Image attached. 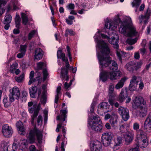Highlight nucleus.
<instances>
[{"instance_id":"f257e3e1","label":"nucleus","mask_w":151,"mask_h":151,"mask_svg":"<svg viewBox=\"0 0 151 151\" xmlns=\"http://www.w3.org/2000/svg\"><path fill=\"white\" fill-rule=\"evenodd\" d=\"M100 32L99 31L94 37L100 51V53L99 52L97 53L100 68H105L109 66V64H111L109 69L113 71H115L118 69V65L114 61L111 60L109 56L110 50L108 47V44L105 43L102 40H98V39L100 37Z\"/></svg>"},{"instance_id":"f03ea898","label":"nucleus","mask_w":151,"mask_h":151,"mask_svg":"<svg viewBox=\"0 0 151 151\" xmlns=\"http://www.w3.org/2000/svg\"><path fill=\"white\" fill-rule=\"evenodd\" d=\"M115 19L116 22L121 23L119 30L120 33H123L125 36L129 37H133L137 35L138 32L133 24L130 17H126L124 20L121 21L119 15H117Z\"/></svg>"},{"instance_id":"7ed1b4c3","label":"nucleus","mask_w":151,"mask_h":151,"mask_svg":"<svg viewBox=\"0 0 151 151\" xmlns=\"http://www.w3.org/2000/svg\"><path fill=\"white\" fill-rule=\"evenodd\" d=\"M93 119H88V124L92 129L96 132H101L102 130V122L99 116L96 115L94 116Z\"/></svg>"},{"instance_id":"20e7f679","label":"nucleus","mask_w":151,"mask_h":151,"mask_svg":"<svg viewBox=\"0 0 151 151\" xmlns=\"http://www.w3.org/2000/svg\"><path fill=\"white\" fill-rule=\"evenodd\" d=\"M116 39L113 36L111 39H109V41L111 44L114 46V47L116 49V53L118 58L119 60L122 63V58H124L126 56V53L120 50L119 49V45L118 44L119 42V38L117 35H116Z\"/></svg>"},{"instance_id":"39448f33","label":"nucleus","mask_w":151,"mask_h":151,"mask_svg":"<svg viewBox=\"0 0 151 151\" xmlns=\"http://www.w3.org/2000/svg\"><path fill=\"white\" fill-rule=\"evenodd\" d=\"M28 105L29 112L30 114L34 113L31 116V123L33 124L35 119L38 115L40 110V104L36 103L33 104V102H29Z\"/></svg>"},{"instance_id":"423d86ee","label":"nucleus","mask_w":151,"mask_h":151,"mask_svg":"<svg viewBox=\"0 0 151 151\" xmlns=\"http://www.w3.org/2000/svg\"><path fill=\"white\" fill-rule=\"evenodd\" d=\"M36 136L37 139L39 143L42 142V133L41 131L35 128L30 130L29 133V140L30 143H32L35 142Z\"/></svg>"},{"instance_id":"0eeeda50","label":"nucleus","mask_w":151,"mask_h":151,"mask_svg":"<svg viewBox=\"0 0 151 151\" xmlns=\"http://www.w3.org/2000/svg\"><path fill=\"white\" fill-rule=\"evenodd\" d=\"M9 101L11 102L14 101L15 99H18L20 96V91L17 86H14L9 90Z\"/></svg>"},{"instance_id":"6e6552de","label":"nucleus","mask_w":151,"mask_h":151,"mask_svg":"<svg viewBox=\"0 0 151 151\" xmlns=\"http://www.w3.org/2000/svg\"><path fill=\"white\" fill-rule=\"evenodd\" d=\"M1 132L3 136L6 138H9L12 137L13 133L12 128L8 124H4L2 127Z\"/></svg>"},{"instance_id":"1a4fd4ad","label":"nucleus","mask_w":151,"mask_h":151,"mask_svg":"<svg viewBox=\"0 0 151 151\" xmlns=\"http://www.w3.org/2000/svg\"><path fill=\"white\" fill-rule=\"evenodd\" d=\"M113 136V134L110 132H104L101 138L104 140L103 144L105 146L107 147L111 144Z\"/></svg>"},{"instance_id":"9d476101","label":"nucleus","mask_w":151,"mask_h":151,"mask_svg":"<svg viewBox=\"0 0 151 151\" xmlns=\"http://www.w3.org/2000/svg\"><path fill=\"white\" fill-rule=\"evenodd\" d=\"M118 111L123 120L126 121L129 119V112L127 109L120 106L118 108Z\"/></svg>"},{"instance_id":"9b49d317","label":"nucleus","mask_w":151,"mask_h":151,"mask_svg":"<svg viewBox=\"0 0 151 151\" xmlns=\"http://www.w3.org/2000/svg\"><path fill=\"white\" fill-rule=\"evenodd\" d=\"M17 148V141L14 140V143L12 145H10L8 142L4 143L3 150L4 151H15Z\"/></svg>"},{"instance_id":"f8f14e48","label":"nucleus","mask_w":151,"mask_h":151,"mask_svg":"<svg viewBox=\"0 0 151 151\" xmlns=\"http://www.w3.org/2000/svg\"><path fill=\"white\" fill-rule=\"evenodd\" d=\"M37 68L39 69H42V73L43 75V81H44L48 78L49 76V73L45 68L46 65L45 63L42 62H40L37 64Z\"/></svg>"},{"instance_id":"ddd939ff","label":"nucleus","mask_w":151,"mask_h":151,"mask_svg":"<svg viewBox=\"0 0 151 151\" xmlns=\"http://www.w3.org/2000/svg\"><path fill=\"white\" fill-rule=\"evenodd\" d=\"M146 139V137L144 135L141 134L138 137V144L140 147L145 148L147 147L148 143Z\"/></svg>"},{"instance_id":"4468645a","label":"nucleus","mask_w":151,"mask_h":151,"mask_svg":"<svg viewBox=\"0 0 151 151\" xmlns=\"http://www.w3.org/2000/svg\"><path fill=\"white\" fill-rule=\"evenodd\" d=\"M151 14V10L149 9H148L147 12L145 15H142L139 17L138 19L139 20V23L142 24L143 21L144 24H147L148 22V19L150 18Z\"/></svg>"},{"instance_id":"2eb2a0df","label":"nucleus","mask_w":151,"mask_h":151,"mask_svg":"<svg viewBox=\"0 0 151 151\" xmlns=\"http://www.w3.org/2000/svg\"><path fill=\"white\" fill-rule=\"evenodd\" d=\"M144 127V129L147 132H151V112L150 113L148 117L145 120Z\"/></svg>"},{"instance_id":"dca6fc26","label":"nucleus","mask_w":151,"mask_h":151,"mask_svg":"<svg viewBox=\"0 0 151 151\" xmlns=\"http://www.w3.org/2000/svg\"><path fill=\"white\" fill-rule=\"evenodd\" d=\"M134 134L133 132L131 130H128L127 132L124 135L126 143L127 145H129L131 143L133 139Z\"/></svg>"},{"instance_id":"f3484780","label":"nucleus","mask_w":151,"mask_h":151,"mask_svg":"<svg viewBox=\"0 0 151 151\" xmlns=\"http://www.w3.org/2000/svg\"><path fill=\"white\" fill-rule=\"evenodd\" d=\"M109 78L111 80L119 79L121 77L122 73L120 71L109 72Z\"/></svg>"},{"instance_id":"a211bd4d","label":"nucleus","mask_w":151,"mask_h":151,"mask_svg":"<svg viewBox=\"0 0 151 151\" xmlns=\"http://www.w3.org/2000/svg\"><path fill=\"white\" fill-rule=\"evenodd\" d=\"M123 142L122 137L120 136L118 137L114 140V150H118L121 146Z\"/></svg>"},{"instance_id":"6ab92c4d","label":"nucleus","mask_w":151,"mask_h":151,"mask_svg":"<svg viewBox=\"0 0 151 151\" xmlns=\"http://www.w3.org/2000/svg\"><path fill=\"white\" fill-rule=\"evenodd\" d=\"M133 101L134 104L137 107H140L145 104L143 98L141 97L135 96Z\"/></svg>"},{"instance_id":"aec40b11","label":"nucleus","mask_w":151,"mask_h":151,"mask_svg":"<svg viewBox=\"0 0 151 151\" xmlns=\"http://www.w3.org/2000/svg\"><path fill=\"white\" fill-rule=\"evenodd\" d=\"M91 151H102V145L100 142L98 141H94L91 147Z\"/></svg>"},{"instance_id":"412c9836","label":"nucleus","mask_w":151,"mask_h":151,"mask_svg":"<svg viewBox=\"0 0 151 151\" xmlns=\"http://www.w3.org/2000/svg\"><path fill=\"white\" fill-rule=\"evenodd\" d=\"M105 28L108 29L113 30L116 28L117 25L114 21L109 22L108 20L106 21L105 25Z\"/></svg>"},{"instance_id":"4be33fe9","label":"nucleus","mask_w":151,"mask_h":151,"mask_svg":"<svg viewBox=\"0 0 151 151\" xmlns=\"http://www.w3.org/2000/svg\"><path fill=\"white\" fill-rule=\"evenodd\" d=\"M42 52V50L40 48H36L35 51V55L34 56V59L37 60L41 59L43 56Z\"/></svg>"},{"instance_id":"5701e85b","label":"nucleus","mask_w":151,"mask_h":151,"mask_svg":"<svg viewBox=\"0 0 151 151\" xmlns=\"http://www.w3.org/2000/svg\"><path fill=\"white\" fill-rule=\"evenodd\" d=\"M102 70L101 69V72L99 76L100 80H101L103 82H105L107 81L108 78H109V72Z\"/></svg>"},{"instance_id":"b1692460","label":"nucleus","mask_w":151,"mask_h":151,"mask_svg":"<svg viewBox=\"0 0 151 151\" xmlns=\"http://www.w3.org/2000/svg\"><path fill=\"white\" fill-rule=\"evenodd\" d=\"M117 114L114 112L112 113L111 117L109 120V122L112 127H114L115 124L117 123Z\"/></svg>"},{"instance_id":"393cba45","label":"nucleus","mask_w":151,"mask_h":151,"mask_svg":"<svg viewBox=\"0 0 151 151\" xmlns=\"http://www.w3.org/2000/svg\"><path fill=\"white\" fill-rule=\"evenodd\" d=\"M128 96L127 91L122 89L118 98V101L122 102Z\"/></svg>"},{"instance_id":"a878e982","label":"nucleus","mask_w":151,"mask_h":151,"mask_svg":"<svg viewBox=\"0 0 151 151\" xmlns=\"http://www.w3.org/2000/svg\"><path fill=\"white\" fill-rule=\"evenodd\" d=\"M16 126L18 130L20 131V132H19V133L21 135H22L23 134V132H24L25 129L22 125V122L20 121L17 122L16 123Z\"/></svg>"},{"instance_id":"bb28decb","label":"nucleus","mask_w":151,"mask_h":151,"mask_svg":"<svg viewBox=\"0 0 151 151\" xmlns=\"http://www.w3.org/2000/svg\"><path fill=\"white\" fill-rule=\"evenodd\" d=\"M37 90V87L36 86H32L29 89L30 96L32 98L35 97V94Z\"/></svg>"},{"instance_id":"cd10ccee","label":"nucleus","mask_w":151,"mask_h":151,"mask_svg":"<svg viewBox=\"0 0 151 151\" xmlns=\"http://www.w3.org/2000/svg\"><path fill=\"white\" fill-rule=\"evenodd\" d=\"M127 80L125 77H124L121 78V80L116 85L115 88L116 89H118L122 88L124 85V83Z\"/></svg>"},{"instance_id":"c85d7f7f","label":"nucleus","mask_w":151,"mask_h":151,"mask_svg":"<svg viewBox=\"0 0 151 151\" xmlns=\"http://www.w3.org/2000/svg\"><path fill=\"white\" fill-rule=\"evenodd\" d=\"M19 144L20 149L22 150L27 147L28 142L27 140L23 139L20 141Z\"/></svg>"},{"instance_id":"c756f323","label":"nucleus","mask_w":151,"mask_h":151,"mask_svg":"<svg viewBox=\"0 0 151 151\" xmlns=\"http://www.w3.org/2000/svg\"><path fill=\"white\" fill-rule=\"evenodd\" d=\"M68 73V71L67 69H65L64 68H62L61 75L67 81L69 80V77L67 75Z\"/></svg>"},{"instance_id":"7c9ffc66","label":"nucleus","mask_w":151,"mask_h":151,"mask_svg":"<svg viewBox=\"0 0 151 151\" xmlns=\"http://www.w3.org/2000/svg\"><path fill=\"white\" fill-rule=\"evenodd\" d=\"M6 2L4 0H0V14L1 15L4 12L5 8L4 6L6 4Z\"/></svg>"},{"instance_id":"2f4dec72","label":"nucleus","mask_w":151,"mask_h":151,"mask_svg":"<svg viewBox=\"0 0 151 151\" xmlns=\"http://www.w3.org/2000/svg\"><path fill=\"white\" fill-rule=\"evenodd\" d=\"M57 57L58 59L62 58L63 61H64L65 59L67 58L65 57V54L63 53L61 50H59L57 51Z\"/></svg>"},{"instance_id":"473e14b6","label":"nucleus","mask_w":151,"mask_h":151,"mask_svg":"<svg viewBox=\"0 0 151 151\" xmlns=\"http://www.w3.org/2000/svg\"><path fill=\"white\" fill-rule=\"evenodd\" d=\"M129 128V127L126 124H122L120 126V130L122 132L127 133L128 129Z\"/></svg>"},{"instance_id":"72a5a7b5","label":"nucleus","mask_w":151,"mask_h":151,"mask_svg":"<svg viewBox=\"0 0 151 151\" xmlns=\"http://www.w3.org/2000/svg\"><path fill=\"white\" fill-rule=\"evenodd\" d=\"M141 2V0H134L132 2V7H135L137 8L135 10V12H137V8L140 4Z\"/></svg>"},{"instance_id":"f704fd0d","label":"nucleus","mask_w":151,"mask_h":151,"mask_svg":"<svg viewBox=\"0 0 151 151\" xmlns=\"http://www.w3.org/2000/svg\"><path fill=\"white\" fill-rule=\"evenodd\" d=\"M21 16L23 24L25 25H26L28 22L27 17L25 13H22Z\"/></svg>"},{"instance_id":"c9c22d12","label":"nucleus","mask_w":151,"mask_h":151,"mask_svg":"<svg viewBox=\"0 0 151 151\" xmlns=\"http://www.w3.org/2000/svg\"><path fill=\"white\" fill-rule=\"evenodd\" d=\"M47 92L45 91L43 92L42 94L41 98V101L44 105H45L47 101Z\"/></svg>"},{"instance_id":"e433bc0d","label":"nucleus","mask_w":151,"mask_h":151,"mask_svg":"<svg viewBox=\"0 0 151 151\" xmlns=\"http://www.w3.org/2000/svg\"><path fill=\"white\" fill-rule=\"evenodd\" d=\"M67 139L65 136V137H63L62 139V141L61 143V145L60 147L61 150L63 151H65V149L64 147H65L67 144Z\"/></svg>"},{"instance_id":"4c0bfd02","label":"nucleus","mask_w":151,"mask_h":151,"mask_svg":"<svg viewBox=\"0 0 151 151\" xmlns=\"http://www.w3.org/2000/svg\"><path fill=\"white\" fill-rule=\"evenodd\" d=\"M133 64L132 62H129L126 64V68L129 71H133L134 69Z\"/></svg>"},{"instance_id":"58836bf2","label":"nucleus","mask_w":151,"mask_h":151,"mask_svg":"<svg viewBox=\"0 0 151 151\" xmlns=\"http://www.w3.org/2000/svg\"><path fill=\"white\" fill-rule=\"evenodd\" d=\"M34 72L33 71H31L29 74V78L30 80L28 83V84L30 85L34 82H35L36 81V79L33 78L34 76Z\"/></svg>"},{"instance_id":"ea45409f","label":"nucleus","mask_w":151,"mask_h":151,"mask_svg":"<svg viewBox=\"0 0 151 151\" xmlns=\"http://www.w3.org/2000/svg\"><path fill=\"white\" fill-rule=\"evenodd\" d=\"M114 86L113 85H110L109 87V95L111 96H114L115 95L114 93Z\"/></svg>"},{"instance_id":"a19ab883","label":"nucleus","mask_w":151,"mask_h":151,"mask_svg":"<svg viewBox=\"0 0 151 151\" xmlns=\"http://www.w3.org/2000/svg\"><path fill=\"white\" fill-rule=\"evenodd\" d=\"M12 17L10 15L6 16L4 18V24H9L12 20Z\"/></svg>"},{"instance_id":"79ce46f5","label":"nucleus","mask_w":151,"mask_h":151,"mask_svg":"<svg viewBox=\"0 0 151 151\" xmlns=\"http://www.w3.org/2000/svg\"><path fill=\"white\" fill-rule=\"evenodd\" d=\"M75 35V32L71 29H67L65 30V35L66 37H67L69 35L70 36H74Z\"/></svg>"},{"instance_id":"37998d69","label":"nucleus","mask_w":151,"mask_h":151,"mask_svg":"<svg viewBox=\"0 0 151 151\" xmlns=\"http://www.w3.org/2000/svg\"><path fill=\"white\" fill-rule=\"evenodd\" d=\"M137 40L138 38L137 37L134 39H129L127 40V42L129 45H133L137 42Z\"/></svg>"},{"instance_id":"c03bdc74","label":"nucleus","mask_w":151,"mask_h":151,"mask_svg":"<svg viewBox=\"0 0 151 151\" xmlns=\"http://www.w3.org/2000/svg\"><path fill=\"white\" fill-rule=\"evenodd\" d=\"M60 112L61 114V116L63 117L62 119L63 121H65V119L67 117L66 114L67 113V111L66 110H61L60 111Z\"/></svg>"},{"instance_id":"a18cd8bd","label":"nucleus","mask_w":151,"mask_h":151,"mask_svg":"<svg viewBox=\"0 0 151 151\" xmlns=\"http://www.w3.org/2000/svg\"><path fill=\"white\" fill-rule=\"evenodd\" d=\"M21 19L19 15H16L15 18V22L16 25V27L17 28H19V24L20 22Z\"/></svg>"},{"instance_id":"49530a36","label":"nucleus","mask_w":151,"mask_h":151,"mask_svg":"<svg viewBox=\"0 0 151 151\" xmlns=\"http://www.w3.org/2000/svg\"><path fill=\"white\" fill-rule=\"evenodd\" d=\"M24 75L23 73L21 75L18 77H16L15 80L18 83L21 82L24 79Z\"/></svg>"},{"instance_id":"de8ad7c7","label":"nucleus","mask_w":151,"mask_h":151,"mask_svg":"<svg viewBox=\"0 0 151 151\" xmlns=\"http://www.w3.org/2000/svg\"><path fill=\"white\" fill-rule=\"evenodd\" d=\"M140 78L139 77L137 78L136 76H133L132 77V79L131 80L130 83L135 84V83H136V84H137L138 82L137 80Z\"/></svg>"},{"instance_id":"09e8293b","label":"nucleus","mask_w":151,"mask_h":151,"mask_svg":"<svg viewBox=\"0 0 151 151\" xmlns=\"http://www.w3.org/2000/svg\"><path fill=\"white\" fill-rule=\"evenodd\" d=\"M108 105V103L106 102H104L100 104L98 106L99 109H103L106 108Z\"/></svg>"},{"instance_id":"8fccbe9b","label":"nucleus","mask_w":151,"mask_h":151,"mask_svg":"<svg viewBox=\"0 0 151 151\" xmlns=\"http://www.w3.org/2000/svg\"><path fill=\"white\" fill-rule=\"evenodd\" d=\"M42 116L40 115H39L37 118V124L38 125H42Z\"/></svg>"},{"instance_id":"3c124183","label":"nucleus","mask_w":151,"mask_h":151,"mask_svg":"<svg viewBox=\"0 0 151 151\" xmlns=\"http://www.w3.org/2000/svg\"><path fill=\"white\" fill-rule=\"evenodd\" d=\"M17 65V63H15L11 65L10 67V71L12 73H13L14 71L16 70Z\"/></svg>"},{"instance_id":"603ef678","label":"nucleus","mask_w":151,"mask_h":151,"mask_svg":"<svg viewBox=\"0 0 151 151\" xmlns=\"http://www.w3.org/2000/svg\"><path fill=\"white\" fill-rule=\"evenodd\" d=\"M36 32V31L34 30L30 32L28 35V38L29 40H30L35 35Z\"/></svg>"},{"instance_id":"864d4df0","label":"nucleus","mask_w":151,"mask_h":151,"mask_svg":"<svg viewBox=\"0 0 151 151\" xmlns=\"http://www.w3.org/2000/svg\"><path fill=\"white\" fill-rule=\"evenodd\" d=\"M137 86H136L135 84H130L129 86V89L130 91H133L135 90Z\"/></svg>"},{"instance_id":"5fc2aeb1","label":"nucleus","mask_w":151,"mask_h":151,"mask_svg":"<svg viewBox=\"0 0 151 151\" xmlns=\"http://www.w3.org/2000/svg\"><path fill=\"white\" fill-rule=\"evenodd\" d=\"M20 52H22L24 54L26 50L27 46L26 45H21L20 47Z\"/></svg>"},{"instance_id":"6e6d98bb","label":"nucleus","mask_w":151,"mask_h":151,"mask_svg":"<svg viewBox=\"0 0 151 151\" xmlns=\"http://www.w3.org/2000/svg\"><path fill=\"white\" fill-rule=\"evenodd\" d=\"M75 6L74 4L72 3H69L66 6V8L68 10H72L74 9L75 8Z\"/></svg>"},{"instance_id":"4d7b16f0","label":"nucleus","mask_w":151,"mask_h":151,"mask_svg":"<svg viewBox=\"0 0 151 151\" xmlns=\"http://www.w3.org/2000/svg\"><path fill=\"white\" fill-rule=\"evenodd\" d=\"M138 80L139 81V88L140 89L142 90L144 88V83L140 78V79H139Z\"/></svg>"},{"instance_id":"13d9d810","label":"nucleus","mask_w":151,"mask_h":151,"mask_svg":"<svg viewBox=\"0 0 151 151\" xmlns=\"http://www.w3.org/2000/svg\"><path fill=\"white\" fill-rule=\"evenodd\" d=\"M142 63V61H139L137 63L135 66V69L136 70H137L139 68L141 67Z\"/></svg>"},{"instance_id":"bf43d9fd","label":"nucleus","mask_w":151,"mask_h":151,"mask_svg":"<svg viewBox=\"0 0 151 151\" xmlns=\"http://www.w3.org/2000/svg\"><path fill=\"white\" fill-rule=\"evenodd\" d=\"M139 124L137 122L134 123L133 125V127L134 130H137L139 128Z\"/></svg>"},{"instance_id":"052dcab7","label":"nucleus","mask_w":151,"mask_h":151,"mask_svg":"<svg viewBox=\"0 0 151 151\" xmlns=\"http://www.w3.org/2000/svg\"><path fill=\"white\" fill-rule=\"evenodd\" d=\"M147 114V113H146V110H144V111L143 112L141 110L140 111L139 115L141 117H144L146 116Z\"/></svg>"},{"instance_id":"680f3d73","label":"nucleus","mask_w":151,"mask_h":151,"mask_svg":"<svg viewBox=\"0 0 151 151\" xmlns=\"http://www.w3.org/2000/svg\"><path fill=\"white\" fill-rule=\"evenodd\" d=\"M134 58L136 59H139L140 58V55L139 52H135L134 53Z\"/></svg>"},{"instance_id":"e2e57ef3","label":"nucleus","mask_w":151,"mask_h":151,"mask_svg":"<svg viewBox=\"0 0 151 151\" xmlns=\"http://www.w3.org/2000/svg\"><path fill=\"white\" fill-rule=\"evenodd\" d=\"M140 110L143 111H144V110H146V113H147V108L146 106H145V104H144V105H142L140 107Z\"/></svg>"},{"instance_id":"0e129e2a","label":"nucleus","mask_w":151,"mask_h":151,"mask_svg":"<svg viewBox=\"0 0 151 151\" xmlns=\"http://www.w3.org/2000/svg\"><path fill=\"white\" fill-rule=\"evenodd\" d=\"M139 50L140 51V53L142 55H144L146 53V50L145 48V47L140 49H139Z\"/></svg>"},{"instance_id":"69168bd1","label":"nucleus","mask_w":151,"mask_h":151,"mask_svg":"<svg viewBox=\"0 0 151 151\" xmlns=\"http://www.w3.org/2000/svg\"><path fill=\"white\" fill-rule=\"evenodd\" d=\"M20 53H18L17 55V57L19 58H22L23 57L25 54L20 52Z\"/></svg>"},{"instance_id":"338daca9","label":"nucleus","mask_w":151,"mask_h":151,"mask_svg":"<svg viewBox=\"0 0 151 151\" xmlns=\"http://www.w3.org/2000/svg\"><path fill=\"white\" fill-rule=\"evenodd\" d=\"M147 44V41L146 40L144 39L142 40V42L141 43V45L142 47H145L146 46Z\"/></svg>"},{"instance_id":"774afa93","label":"nucleus","mask_w":151,"mask_h":151,"mask_svg":"<svg viewBox=\"0 0 151 151\" xmlns=\"http://www.w3.org/2000/svg\"><path fill=\"white\" fill-rule=\"evenodd\" d=\"M29 149L30 151H35L36 148L35 145H32L30 146Z\"/></svg>"}]
</instances>
